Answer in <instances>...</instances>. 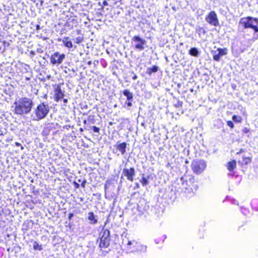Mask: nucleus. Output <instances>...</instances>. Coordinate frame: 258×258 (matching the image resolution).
<instances>
[{"mask_svg": "<svg viewBox=\"0 0 258 258\" xmlns=\"http://www.w3.org/2000/svg\"><path fill=\"white\" fill-rule=\"evenodd\" d=\"M15 113L18 115L27 114L32 109L33 101L31 99L23 97L15 102Z\"/></svg>", "mask_w": 258, "mask_h": 258, "instance_id": "nucleus-1", "label": "nucleus"}, {"mask_svg": "<svg viewBox=\"0 0 258 258\" xmlns=\"http://www.w3.org/2000/svg\"><path fill=\"white\" fill-rule=\"evenodd\" d=\"M49 110L48 104L42 103L38 105L36 108L34 109L33 113L34 115H32L33 120L38 121L44 118L48 114Z\"/></svg>", "mask_w": 258, "mask_h": 258, "instance_id": "nucleus-2", "label": "nucleus"}, {"mask_svg": "<svg viewBox=\"0 0 258 258\" xmlns=\"http://www.w3.org/2000/svg\"><path fill=\"white\" fill-rule=\"evenodd\" d=\"M100 235L101 237L99 246L101 248L107 247L109 245L110 241L109 231L108 229H103Z\"/></svg>", "mask_w": 258, "mask_h": 258, "instance_id": "nucleus-3", "label": "nucleus"}, {"mask_svg": "<svg viewBox=\"0 0 258 258\" xmlns=\"http://www.w3.org/2000/svg\"><path fill=\"white\" fill-rule=\"evenodd\" d=\"M180 181L181 183V189H185L189 191L190 190L192 191V186H194V178L190 176H184L180 178Z\"/></svg>", "mask_w": 258, "mask_h": 258, "instance_id": "nucleus-4", "label": "nucleus"}, {"mask_svg": "<svg viewBox=\"0 0 258 258\" xmlns=\"http://www.w3.org/2000/svg\"><path fill=\"white\" fill-rule=\"evenodd\" d=\"M122 244L127 253L136 251V247L139 246V243L135 240L123 239Z\"/></svg>", "mask_w": 258, "mask_h": 258, "instance_id": "nucleus-5", "label": "nucleus"}, {"mask_svg": "<svg viewBox=\"0 0 258 258\" xmlns=\"http://www.w3.org/2000/svg\"><path fill=\"white\" fill-rule=\"evenodd\" d=\"M191 166L195 173L200 174L205 170L206 164L204 160L194 161L192 163Z\"/></svg>", "mask_w": 258, "mask_h": 258, "instance_id": "nucleus-6", "label": "nucleus"}, {"mask_svg": "<svg viewBox=\"0 0 258 258\" xmlns=\"http://www.w3.org/2000/svg\"><path fill=\"white\" fill-rule=\"evenodd\" d=\"M206 21L211 25L218 26L219 25L217 15L215 11H211L205 18Z\"/></svg>", "mask_w": 258, "mask_h": 258, "instance_id": "nucleus-7", "label": "nucleus"}, {"mask_svg": "<svg viewBox=\"0 0 258 258\" xmlns=\"http://www.w3.org/2000/svg\"><path fill=\"white\" fill-rule=\"evenodd\" d=\"M65 57L64 54H60L59 52H55L51 56L50 61L53 64H61Z\"/></svg>", "mask_w": 258, "mask_h": 258, "instance_id": "nucleus-8", "label": "nucleus"}, {"mask_svg": "<svg viewBox=\"0 0 258 258\" xmlns=\"http://www.w3.org/2000/svg\"><path fill=\"white\" fill-rule=\"evenodd\" d=\"M132 40V42L136 43L135 45L136 49L140 50H143L145 49L144 45L146 43V41L145 40L141 38L140 36L136 35L134 36Z\"/></svg>", "mask_w": 258, "mask_h": 258, "instance_id": "nucleus-9", "label": "nucleus"}, {"mask_svg": "<svg viewBox=\"0 0 258 258\" xmlns=\"http://www.w3.org/2000/svg\"><path fill=\"white\" fill-rule=\"evenodd\" d=\"M123 173L126 177L127 180L133 181L134 177L135 175V170L134 168H125L123 170Z\"/></svg>", "mask_w": 258, "mask_h": 258, "instance_id": "nucleus-10", "label": "nucleus"}, {"mask_svg": "<svg viewBox=\"0 0 258 258\" xmlns=\"http://www.w3.org/2000/svg\"><path fill=\"white\" fill-rule=\"evenodd\" d=\"M217 51L218 53H216V52L215 51L213 54V59L216 61H219L220 57L227 54V49L226 48H218Z\"/></svg>", "mask_w": 258, "mask_h": 258, "instance_id": "nucleus-11", "label": "nucleus"}, {"mask_svg": "<svg viewBox=\"0 0 258 258\" xmlns=\"http://www.w3.org/2000/svg\"><path fill=\"white\" fill-rule=\"evenodd\" d=\"M240 23L243 25L245 28H251V27L253 26L251 22V17L241 18L240 21Z\"/></svg>", "mask_w": 258, "mask_h": 258, "instance_id": "nucleus-12", "label": "nucleus"}, {"mask_svg": "<svg viewBox=\"0 0 258 258\" xmlns=\"http://www.w3.org/2000/svg\"><path fill=\"white\" fill-rule=\"evenodd\" d=\"M54 100L56 102L63 98L64 94L59 86H57L54 90Z\"/></svg>", "mask_w": 258, "mask_h": 258, "instance_id": "nucleus-13", "label": "nucleus"}, {"mask_svg": "<svg viewBox=\"0 0 258 258\" xmlns=\"http://www.w3.org/2000/svg\"><path fill=\"white\" fill-rule=\"evenodd\" d=\"M57 40L58 41H62L64 46L67 48H71L73 46L72 41L68 37H64L62 39L58 38Z\"/></svg>", "mask_w": 258, "mask_h": 258, "instance_id": "nucleus-14", "label": "nucleus"}, {"mask_svg": "<svg viewBox=\"0 0 258 258\" xmlns=\"http://www.w3.org/2000/svg\"><path fill=\"white\" fill-rule=\"evenodd\" d=\"M126 145L127 144L126 143L123 142L122 143L117 144L115 146L116 150H118L121 153V154L123 155L125 153Z\"/></svg>", "mask_w": 258, "mask_h": 258, "instance_id": "nucleus-15", "label": "nucleus"}, {"mask_svg": "<svg viewBox=\"0 0 258 258\" xmlns=\"http://www.w3.org/2000/svg\"><path fill=\"white\" fill-rule=\"evenodd\" d=\"M88 219L90 221V223L91 224H95L97 222V220L95 218L93 212H90L88 213Z\"/></svg>", "mask_w": 258, "mask_h": 258, "instance_id": "nucleus-16", "label": "nucleus"}, {"mask_svg": "<svg viewBox=\"0 0 258 258\" xmlns=\"http://www.w3.org/2000/svg\"><path fill=\"white\" fill-rule=\"evenodd\" d=\"M123 94L126 97L127 100L132 101L133 98V93L128 89H125L123 91Z\"/></svg>", "mask_w": 258, "mask_h": 258, "instance_id": "nucleus-17", "label": "nucleus"}, {"mask_svg": "<svg viewBox=\"0 0 258 258\" xmlns=\"http://www.w3.org/2000/svg\"><path fill=\"white\" fill-rule=\"evenodd\" d=\"M251 22H252V25L253 26L251 27V28L253 29L255 32H258V20L256 18H253L251 17Z\"/></svg>", "mask_w": 258, "mask_h": 258, "instance_id": "nucleus-18", "label": "nucleus"}, {"mask_svg": "<svg viewBox=\"0 0 258 258\" xmlns=\"http://www.w3.org/2000/svg\"><path fill=\"white\" fill-rule=\"evenodd\" d=\"M236 166V162L235 160L230 161L227 164V168L229 171H232Z\"/></svg>", "mask_w": 258, "mask_h": 258, "instance_id": "nucleus-19", "label": "nucleus"}, {"mask_svg": "<svg viewBox=\"0 0 258 258\" xmlns=\"http://www.w3.org/2000/svg\"><path fill=\"white\" fill-rule=\"evenodd\" d=\"M189 54L191 56L197 57L199 54V52L197 48L192 47L189 50Z\"/></svg>", "mask_w": 258, "mask_h": 258, "instance_id": "nucleus-20", "label": "nucleus"}, {"mask_svg": "<svg viewBox=\"0 0 258 258\" xmlns=\"http://www.w3.org/2000/svg\"><path fill=\"white\" fill-rule=\"evenodd\" d=\"M158 70V67L156 66H154L152 68H149L147 70V74L151 75L153 73H156Z\"/></svg>", "mask_w": 258, "mask_h": 258, "instance_id": "nucleus-21", "label": "nucleus"}, {"mask_svg": "<svg viewBox=\"0 0 258 258\" xmlns=\"http://www.w3.org/2000/svg\"><path fill=\"white\" fill-rule=\"evenodd\" d=\"M147 247L139 243V246L136 247V251H139L141 252H145L146 251Z\"/></svg>", "mask_w": 258, "mask_h": 258, "instance_id": "nucleus-22", "label": "nucleus"}, {"mask_svg": "<svg viewBox=\"0 0 258 258\" xmlns=\"http://www.w3.org/2000/svg\"><path fill=\"white\" fill-rule=\"evenodd\" d=\"M83 37L82 36H79L76 38H75L73 39V40H74V42L77 43V44H79L80 43H81L83 40Z\"/></svg>", "mask_w": 258, "mask_h": 258, "instance_id": "nucleus-23", "label": "nucleus"}, {"mask_svg": "<svg viewBox=\"0 0 258 258\" xmlns=\"http://www.w3.org/2000/svg\"><path fill=\"white\" fill-rule=\"evenodd\" d=\"M143 186H145L147 185L149 183L148 179L145 177H143L141 180H140Z\"/></svg>", "mask_w": 258, "mask_h": 258, "instance_id": "nucleus-24", "label": "nucleus"}, {"mask_svg": "<svg viewBox=\"0 0 258 258\" xmlns=\"http://www.w3.org/2000/svg\"><path fill=\"white\" fill-rule=\"evenodd\" d=\"M232 119L235 122H240L242 120V118L241 116L234 115L232 116Z\"/></svg>", "mask_w": 258, "mask_h": 258, "instance_id": "nucleus-25", "label": "nucleus"}, {"mask_svg": "<svg viewBox=\"0 0 258 258\" xmlns=\"http://www.w3.org/2000/svg\"><path fill=\"white\" fill-rule=\"evenodd\" d=\"M33 248L35 250H41V246L36 241L33 244Z\"/></svg>", "mask_w": 258, "mask_h": 258, "instance_id": "nucleus-26", "label": "nucleus"}, {"mask_svg": "<svg viewBox=\"0 0 258 258\" xmlns=\"http://www.w3.org/2000/svg\"><path fill=\"white\" fill-rule=\"evenodd\" d=\"M197 31H198L199 34H200L201 33H205V31L204 29L202 27H199Z\"/></svg>", "mask_w": 258, "mask_h": 258, "instance_id": "nucleus-27", "label": "nucleus"}, {"mask_svg": "<svg viewBox=\"0 0 258 258\" xmlns=\"http://www.w3.org/2000/svg\"><path fill=\"white\" fill-rule=\"evenodd\" d=\"M227 125L228 126L230 127L231 128H232L234 127V124L231 121H228L227 122Z\"/></svg>", "mask_w": 258, "mask_h": 258, "instance_id": "nucleus-28", "label": "nucleus"}, {"mask_svg": "<svg viewBox=\"0 0 258 258\" xmlns=\"http://www.w3.org/2000/svg\"><path fill=\"white\" fill-rule=\"evenodd\" d=\"M93 131L94 132L98 133L99 132L100 129L99 127H98L96 126H93Z\"/></svg>", "mask_w": 258, "mask_h": 258, "instance_id": "nucleus-29", "label": "nucleus"}, {"mask_svg": "<svg viewBox=\"0 0 258 258\" xmlns=\"http://www.w3.org/2000/svg\"><path fill=\"white\" fill-rule=\"evenodd\" d=\"M86 182H87L86 180L84 179L82 182L81 186L84 188L86 186Z\"/></svg>", "mask_w": 258, "mask_h": 258, "instance_id": "nucleus-30", "label": "nucleus"}, {"mask_svg": "<svg viewBox=\"0 0 258 258\" xmlns=\"http://www.w3.org/2000/svg\"><path fill=\"white\" fill-rule=\"evenodd\" d=\"M74 186L76 188H79V186H80V185L79 184H78V183L76 182H74Z\"/></svg>", "mask_w": 258, "mask_h": 258, "instance_id": "nucleus-31", "label": "nucleus"}, {"mask_svg": "<svg viewBox=\"0 0 258 258\" xmlns=\"http://www.w3.org/2000/svg\"><path fill=\"white\" fill-rule=\"evenodd\" d=\"M132 101H128V102H126L127 105L128 107H131L132 106Z\"/></svg>", "mask_w": 258, "mask_h": 258, "instance_id": "nucleus-32", "label": "nucleus"}, {"mask_svg": "<svg viewBox=\"0 0 258 258\" xmlns=\"http://www.w3.org/2000/svg\"><path fill=\"white\" fill-rule=\"evenodd\" d=\"M74 215L73 213H70L69 215V217H68V218L70 220L72 218V217H73Z\"/></svg>", "mask_w": 258, "mask_h": 258, "instance_id": "nucleus-33", "label": "nucleus"}, {"mask_svg": "<svg viewBox=\"0 0 258 258\" xmlns=\"http://www.w3.org/2000/svg\"><path fill=\"white\" fill-rule=\"evenodd\" d=\"M103 4L104 6H107L108 5V3L106 1H104L103 2Z\"/></svg>", "mask_w": 258, "mask_h": 258, "instance_id": "nucleus-34", "label": "nucleus"}, {"mask_svg": "<svg viewBox=\"0 0 258 258\" xmlns=\"http://www.w3.org/2000/svg\"><path fill=\"white\" fill-rule=\"evenodd\" d=\"M243 132L244 133H248L249 132V130L247 128H244L243 130Z\"/></svg>", "mask_w": 258, "mask_h": 258, "instance_id": "nucleus-35", "label": "nucleus"}, {"mask_svg": "<svg viewBox=\"0 0 258 258\" xmlns=\"http://www.w3.org/2000/svg\"><path fill=\"white\" fill-rule=\"evenodd\" d=\"M93 116L90 115V116H89V117H88V120H91V119H93Z\"/></svg>", "mask_w": 258, "mask_h": 258, "instance_id": "nucleus-36", "label": "nucleus"}, {"mask_svg": "<svg viewBox=\"0 0 258 258\" xmlns=\"http://www.w3.org/2000/svg\"><path fill=\"white\" fill-rule=\"evenodd\" d=\"M137 78H138L137 76L136 75H135L134 76V77H133V79L135 80H136L137 79Z\"/></svg>", "mask_w": 258, "mask_h": 258, "instance_id": "nucleus-37", "label": "nucleus"}, {"mask_svg": "<svg viewBox=\"0 0 258 258\" xmlns=\"http://www.w3.org/2000/svg\"><path fill=\"white\" fill-rule=\"evenodd\" d=\"M63 101V103L64 104H66V103H67L68 102V99H64Z\"/></svg>", "mask_w": 258, "mask_h": 258, "instance_id": "nucleus-38", "label": "nucleus"}, {"mask_svg": "<svg viewBox=\"0 0 258 258\" xmlns=\"http://www.w3.org/2000/svg\"><path fill=\"white\" fill-rule=\"evenodd\" d=\"M136 186L137 188H139V187H140V185L138 183H136Z\"/></svg>", "mask_w": 258, "mask_h": 258, "instance_id": "nucleus-39", "label": "nucleus"}, {"mask_svg": "<svg viewBox=\"0 0 258 258\" xmlns=\"http://www.w3.org/2000/svg\"><path fill=\"white\" fill-rule=\"evenodd\" d=\"M37 29H39V25H37Z\"/></svg>", "mask_w": 258, "mask_h": 258, "instance_id": "nucleus-40", "label": "nucleus"}, {"mask_svg": "<svg viewBox=\"0 0 258 258\" xmlns=\"http://www.w3.org/2000/svg\"><path fill=\"white\" fill-rule=\"evenodd\" d=\"M88 64H91V61L88 62Z\"/></svg>", "mask_w": 258, "mask_h": 258, "instance_id": "nucleus-41", "label": "nucleus"}, {"mask_svg": "<svg viewBox=\"0 0 258 258\" xmlns=\"http://www.w3.org/2000/svg\"><path fill=\"white\" fill-rule=\"evenodd\" d=\"M84 123H86V120H85L84 121Z\"/></svg>", "mask_w": 258, "mask_h": 258, "instance_id": "nucleus-42", "label": "nucleus"}, {"mask_svg": "<svg viewBox=\"0 0 258 258\" xmlns=\"http://www.w3.org/2000/svg\"><path fill=\"white\" fill-rule=\"evenodd\" d=\"M16 145H17V146H19V145H20V144L16 143Z\"/></svg>", "mask_w": 258, "mask_h": 258, "instance_id": "nucleus-43", "label": "nucleus"}, {"mask_svg": "<svg viewBox=\"0 0 258 258\" xmlns=\"http://www.w3.org/2000/svg\"><path fill=\"white\" fill-rule=\"evenodd\" d=\"M78 181H79V182H81V179H79V180H78Z\"/></svg>", "mask_w": 258, "mask_h": 258, "instance_id": "nucleus-44", "label": "nucleus"}]
</instances>
